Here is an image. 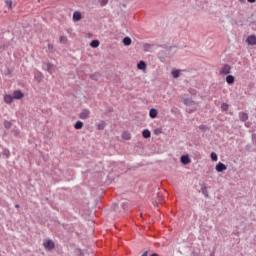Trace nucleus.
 Returning a JSON list of instances; mask_svg holds the SVG:
<instances>
[{
    "mask_svg": "<svg viewBox=\"0 0 256 256\" xmlns=\"http://www.w3.org/2000/svg\"><path fill=\"white\" fill-rule=\"evenodd\" d=\"M43 247L46 251H53L55 249V242L51 239H45L43 241Z\"/></svg>",
    "mask_w": 256,
    "mask_h": 256,
    "instance_id": "1",
    "label": "nucleus"
},
{
    "mask_svg": "<svg viewBox=\"0 0 256 256\" xmlns=\"http://www.w3.org/2000/svg\"><path fill=\"white\" fill-rule=\"evenodd\" d=\"M42 68L44 69V71H48L50 75H52L53 71H55V66L51 63H44Z\"/></svg>",
    "mask_w": 256,
    "mask_h": 256,
    "instance_id": "2",
    "label": "nucleus"
},
{
    "mask_svg": "<svg viewBox=\"0 0 256 256\" xmlns=\"http://www.w3.org/2000/svg\"><path fill=\"white\" fill-rule=\"evenodd\" d=\"M231 73V65L225 64L221 69H220V75H229Z\"/></svg>",
    "mask_w": 256,
    "mask_h": 256,
    "instance_id": "3",
    "label": "nucleus"
},
{
    "mask_svg": "<svg viewBox=\"0 0 256 256\" xmlns=\"http://www.w3.org/2000/svg\"><path fill=\"white\" fill-rule=\"evenodd\" d=\"M246 43L247 45L250 46H255L256 45V36L255 35H250L246 38Z\"/></svg>",
    "mask_w": 256,
    "mask_h": 256,
    "instance_id": "4",
    "label": "nucleus"
},
{
    "mask_svg": "<svg viewBox=\"0 0 256 256\" xmlns=\"http://www.w3.org/2000/svg\"><path fill=\"white\" fill-rule=\"evenodd\" d=\"M13 99H23L25 97V94H23V92H21L20 90H15L13 92Z\"/></svg>",
    "mask_w": 256,
    "mask_h": 256,
    "instance_id": "5",
    "label": "nucleus"
},
{
    "mask_svg": "<svg viewBox=\"0 0 256 256\" xmlns=\"http://www.w3.org/2000/svg\"><path fill=\"white\" fill-rule=\"evenodd\" d=\"M216 171H217V173H222V171H227V166L225 164H223L222 162H219L216 165Z\"/></svg>",
    "mask_w": 256,
    "mask_h": 256,
    "instance_id": "6",
    "label": "nucleus"
},
{
    "mask_svg": "<svg viewBox=\"0 0 256 256\" xmlns=\"http://www.w3.org/2000/svg\"><path fill=\"white\" fill-rule=\"evenodd\" d=\"M89 115H91V111H89L88 109H83V110L80 112L79 117H80L81 119H88Z\"/></svg>",
    "mask_w": 256,
    "mask_h": 256,
    "instance_id": "7",
    "label": "nucleus"
},
{
    "mask_svg": "<svg viewBox=\"0 0 256 256\" xmlns=\"http://www.w3.org/2000/svg\"><path fill=\"white\" fill-rule=\"evenodd\" d=\"M81 19H83V16L81 15V12L75 11L73 13V21L77 22V21H81Z\"/></svg>",
    "mask_w": 256,
    "mask_h": 256,
    "instance_id": "8",
    "label": "nucleus"
},
{
    "mask_svg": "<svg viewBox=\"0 0 256 256\" xmlns=\"http://www.w3.org/2000/svg\"><path fill=\"white\" fill-rule=\"evenodd\" d=\"M13 96L9 95V94H6L4 95V102L7 104V105H11V103H13Z\"/></svg>",
    "mask_w": 256,
    "mask_h": 256,
    "instance_id": "9",
    "label": "nucleus"
},
{
    "mask_svg": "<svg viewBox=\"0 0 256 256\" xmlns=\"http://www.w3.org/2000/svg\"><path fill=\"white\" fill-rule=\"evenodd\" d=\"M181 163H183V165H189V163H191V158H189L188 155H184L181 157Z\"/></svg>",
    "mask_w": 256,
    "mask_h": 256,
    "instance_id": "10",
    "label": "nucleus"
},
{
    "mask_svg": "<svg viewBox=\"0 0 256 256\" xmlns=\"http://www.w3.org/2000/svg\"><path fill=\"white\" fill-rule=\"evenodd\" d=\"M226 83H228V85H233L235 83V76L228 75L226 77Z\"/></svg>",
    "mask_w": 256,
    "mask_h": 256,
    "instance_id": "11",
    "label": "nucleus"
},
{
    "mask_svg": "<svg viewBox=\"0 0 256 256\" xmlns=\"http://www.w3.org/2000/svg\"><path fill=\"white\" fill-rule=\"evenodd\" d=\"M138 69H140V71H145V69H147V64L145 63V61H140L137 64Z\"/></svg>",
    "mask_w": 256,
    "mask_h": 256,
    "instance_id": "12",
    "label": "nucleus"
},
{
    "mask_svg": "<svg viewBox=\"0 0 256 256\" xmlns=\"http://www.w3.org/2000/svg\"><path fill=\"white\" fill-rule=\"evenodd\" d=\"M239 119H240V121H247V119H249V114H247L245 112H240Z\"/></svg>",
    "mask_w": 256,
    "mask_h": 256,
    "instance_id": "13",
    "label": "nucleus"
},
{
    "mask_svg": "<svg viewBox=\"0 0 256 256\" xmlns=\"http://www.w3.org/2000/svg\"><path fill=\"white\" fill-rule=\"evenodd\" d=\"M157 115H158L157 109L155 108L150 109L149 116L151 117V119H155Z\"/></svg>",
    "mask_w": 256,
    "mask_h": 256,
    "instance_id": "14",
    "label": "nucleus"
},
{
    "mask_svg": "<svg viewBox=\"0 0 256 256\" xmlns=\"http://www.w3.org/2000/svg\"><path fill=\"white\" fill-rule=\"evenodd\" d=\"M142 136L144 137V139H149V137H151V131H149V129L143 130Z\"/></svg>",
    "mask_w": 256,
    "mask_h": 256,
    "instance_id": "15",
    "label": "nucleus"
},
{
    "mask_svg": "<svg viewBox=\"0 0 256 256\" xmlns=\"http://www.w3.org/2000/svg\"><path fill=\"white\" fill-rule=\"evenodd\" d=\"M122 139H124L125 141H129V139H131V133H129L128 131L123 132Z\"/></svg>",
    "mask_w": 256,
    "mask_h": 256,
    "instance_id": "16",
    "label": "nucleus"
},
{
    "mask_svg": "<svg viewBox=\"0 0 256 256\" xmlns=\"http://www.w3.org/2000/svg\"><path fill=\"white\" fill-rule=\"evenodd\" d=\"M181 76V70H173L172 71V77H174V79H177Z\"/></svg>",
    "mask_w": 256,
    "mask_h": 256,
    "instance_id": "17",
    "label": "nucleus"
},
{
    "mask_svg": "<svg viewBox=\"0 0 256 256\" xmlns=\"http://www.w3.org/2000/svg\"><path fill=\"white\" fill-rule=\"evenodd\" d=\"M183 103H184V105H187L188 107L191 105H195V101H193L191 99H184Z\"/></svg>",
    "mask_w": 256,
    "mask_h": 256,
    "instance_id": "18",
    "label": "nucleus"
},
{
    "mask_svg": "<svg viewBox=\"0 0 256 256\" xmlns=\"http://www.w3.org/2000/svg\"><path fill=\"white\" fill-rule=\"evenodd\" d=\"M123 44L126 46V47H129V45H131V39L129 37H125L123 39Z\"/></svg>",
    "mask_w": 256,
    "mask_h": 256,
    "instance_id": "19",
    "label": "nucleus"
},
{
    "mask_svg": "<svg viewBox=\"0 0 256 256\" xmlns=\"http://www.w3.org/2000/svg\"><path fill=\"white\" fill-rule=\"evenodd\" d=\"M90 47H93L94 49H97V47H99V40H93L90 43Z\"/></svg>",
    "mask_w": 256,
    "mask_h": 256,
    "instance_id": "20",
    "label": "nucleus"
},
{
    "mask_svg": "<svg viewBox=\"0 0 256 256\" xmlns=\"http://www.w3.org/2000/svg\"><path fill=\"white\" fill-rule=\"evenodd\" d=\"M74 129H83V122L77 121L74 125Z\"/></svg>",
    "mask_w": 256,
    "mask_h": 256,
    "instance_id": "21",
    "label": "nucleus"
},
{
    "mask_svg": "<svg viewBox=\"0 0 256 256\" xmlns=\"http://www.w3.org/2000/svg\"><path fill=\"white\" fill-rule=\"evenodd\" d=\"M12 125L13 124L11 123V121H7V120L4 121L5 129H11Z\"/></svg>",
    "mask_w": 256,
    "mask_h": 256,
    "instance_id": "22",
    "label": "nucleus"
},
{
    "mask_svg": "<svg viewBox=\"0 0 256 256\" xmlns=\"http://www.w3.org/2000/svg\"><path fill=\"white\" fill-rule=\"evenodd\" d=\"M97 129H98L99 131H103V129H105V122H104V121L100 122V123L97 125Z\"/></svg>",
    "mask_w": 256,
    "mask_h": 256,
    "instance_id": "23",
    "label": "nucleus"
},
{
    "mask_svg": "<svg viewBox=\"0 0 256 256\" xmlns=\"http://www.w3.org/2000/svg\"><path fill=\"white\" fill-rule=\"evenodd\" d=\"M5 4H6V7H8V9H13V1L6 0Z\"/></svg>",
    "mask_w": 256,
    "mask_h": 256,
    "instance_id": "24",
    "label": "nucleus"
},
{
    "mask_svg": "<svg viewBox=\"0 0 256 256\" xmlns=\"http://www.w3.org/2000/svg\"><path fill=\"white\" fill-rule=\"evenodd\" d=\"M221 109H222V111H227L229 109V104L228 103H222L221 104Z\"/></svg>",
    "mask_w": 256,
    "mask_h": 256,
    "instance_id": "25",
    "label": "nucleus"
},
{
    "mask_svg": "<svg viewBox=\"0 0 256 256\" xmlns=\"http://www.w3.org/2000/svg\"><path fill=\"white\" fill-rule=\"evenodd\" d=\"M211 160H212V161H217V160H218L217 153H215V152H212V153H211Z\"/></svg>",
    "mask_w": 256,
    "mask_h": 256,
    "instance_id": "26",
    "label": "nucleus"
},
{
    "mask_svg": "<svg viewBox=\"0 0 256 256\" xmlns=\"http://www.w3.org/2000/svg\"><path fill=\"white\" fill-rule=\"evenodd\" d=\"M97 77H99V73H94L90 76V79H93L94 81H97Z\"/></svg>",
    "mask_w": 256,
    "mask_h": 256,
    "instance_id": "27",
    "label": "nucleus"
},
{
    "mask_svg": "<svg viewBox=\"0 0 256 256\" xmlns=\"http://www.w3.org/2000/svg\"><path fill=\"white\" fill-rule=\"evenodd\" d=\"M202 192L205 195V197H209V194L207 193V188L205 186L202 187Z\"/></svg>",
    "mask_w": 256,
    "mask_h": 256,
    "instance_id": "28",
    "label": "nucleus"
},
{
    "mask_svg": "<svg viewBox=\"0 0 256 256\" xmlns=\"http://www.w3.org/2000/svg\"><path fill=\"white\" fill-rule=\"evenodd\" d=\"M149 49H151V45L150 44H144V51H149Z\"/></svg>",
    "mask_w": 256,
    "mask_h": 256,
    "instance_id": "29",
    "label": "nucleus"
},
{
    "mask_svg": "<svg viewBox=\"0 0 256 256\" xmlns=\"http://www.w3.org/2000/svg\"><path fill=\"white\" fill-rule=\"evenodd\" d=\"M35 79H37L38 82L41 81L43 79V74L39 73V77L36 76Z\"/></svg>",
    "mask_w": 256,
    "mask_h": 256,
    "instance_id": "30",
    "label": "nucleus"
},
{
    "mask_svg": "<svg viewBox=\"0 0 256 256\" xmlns=\"http://www.w3.org/2000/svg\"><path fill=\"white\" fill-rule=\"evenodd\" d=\"M4 155H6L7 158L11 157V152H4Z\"/></svg>",
    "mask_w": 256,
    "mask_h": 256,
    "instance_id": "31",
    "label": "nucleus"
},
{
    "mask_svg": "<svg viewBox=\"0 0 256 256\" xmlns=\"http://www.w3.org/2000/svg\"><path fill=\"white\" fill-rule=\"evenodd\" d=\"M106 3H108V0H102V1H101V5H102V6H105Z\"/></svg>",
    "mask_w": 256,
    "mask_h": 256,
    "instance_id": "32",
    "label": "nucleus"
},
{
    "mask_svg": "<svg viewBox=\"0 0 256 256\" xmlns=\"http://www.w3.org/2000/svg\"><path fill=\"white\" fill-rule=\"evenodd\" d=\"M113 209H114V211H117V209H119V206L117 204H115Z\"/></svg>",
    "mask_w": 256,
    "mask_h": 256,
    "instance_id": "33",
    "label": "nucleus"
},
{
    "mask_svg": "<svg viewBox=\"0 0 256 256\" xmlns=\"http://www.w3.org/2000/svg\"><path fill=\"white\" fill-rule=\"evenodd\" d=\"M256 0H248V3H255Z\"/></svg>",
    "mask_w": 256,
    "mask_h": 256,
    "instance_id": "34",
    "label": "nucleus"
},
{
    "mask_svg": "<svg viewBox=\"0 0 256 256\" xmlns=\"http://www.w3.org/2000/svg\"><path fill=\"white\" fill-rule=\"evenodd\" d=\"M240 3H245L246 0H238Z\"/></svg>",
    "mask_w": 256,
    "mask_h": 256,
    "instance_id": "35",
    "label": "nucleus"
},
{
    "mask_svg": "<svg viewBox=\"0 0 256 256\" xmlns=\"http://www.w3.org/2000/svg\"><path fill=\"white\" fill-rule=\"evenodd\" d=\"M78 253H80V256H83V253L81 252V250H78Z\"/></svg>",
    "mask_w": 256,
    "mask_h": 256,
    "instance_id": "36",
    "label": "nucleus"
},
{
    "mask_svg": "<svg viewBox=\"0 0 256 256\" xmlns=\"http://www.w3.org/2000/svg\"><path fill=\"white\" fill-rule=\"evenodd\" d=\"M141 256H147V251L144 252Z\"/></svg>",
    "mask_w": 256,
    "mask_h": 256,
    "instance_id": "37",
    "label": "nucleus"
},
{
    "mask_svg": "<svg viewBox=\"0 0 256 256\" xmlns=\"http://www.w3.org/2000/svg\"><path fill=\"white\" fill-rule=\"evenodd\" d=\"M15 207H16V209H19V204H16Z\"/></svg>",
    "mask_w": 256,
    "mask_h": 256,
    "instance_id": "38",
    "label": "nucleus"
},
{
    "mask_svg": "<svg viewBox=\"0 0 256 256\" xmlns=\"http://www.w3.org/2000/svg\"><path fill=\"white\" fill-rule=\"evenodd\" d=\"M60 41L63 43V37L60 38Z\"/></svg>",
    "mask_w": 256,
    "mask_h": 256,
    "instance_id": "39",
    "label": "nucleus"
},
{
    "mask_svg": "<svg viewBox=\"0 0 256 256\" xmlns=\"http://www.w3.org/2000/svg\"><path fill=\"white\" fill-rule=\"evenodd\" d=\"M122 207H125V204H122Z\"/></svg>",
    "mask_w": 256,
    "mask_h": 256,
    "instance_id": "40",
    "label": "nucleus"
}]
</instances>
